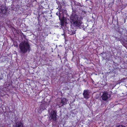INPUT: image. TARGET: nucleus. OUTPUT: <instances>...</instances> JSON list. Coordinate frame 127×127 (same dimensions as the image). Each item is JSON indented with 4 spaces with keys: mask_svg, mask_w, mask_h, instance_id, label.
<instances>
[{
    "mask_svg": "<svg viewBox=\"0 0 127 127\" xmlns=\"http://www.w3.org/2000/svg\"><path fill=\"white\" fill-rule=\"evenodd\" d=\"M57 112L56 111L53 110L49 114V121L51 122H55L57 120Z\"/></svg>",
    "mask_w": 127,
    "mask_h": 127,
    "instance_id": "4",
    "label": "nucleus"
},
{
    "mask_svg": "<svg viewBox=\"0 0 127 127\" xmlns=\"http://www.w3.org/2000/svg\"><path fill=\"white\" fill-rule=\"evenodd\" d=\"M117 127H125V126L122 125H120L118 126Z\"/></svg>",
    "mask_w": 127,
    "mask_h": 127,
    "instance_id": "16",
    "label": "nucleus"
},
{
    "mask_svg": "<svg viewBox=\"0 0 127 127\" xmlns=\"http://www.w3.org/2000/svg\"><path fill=\"white\" fill-rule=\"evenodd\" d=\"M65 30H67L68 32V33L70 35L73 34L75 33V30L73 28H71L70 29L68 27H66V28H65Z\"/></svg>",
    "mask_w": 127,
    "mask_h": 127,
    "instance_id": "8",
    "label": "nucleus"
},
{
    "mask_svg": "<svg viewBox=\"0 0 127 127\" xmlns=\"http://www.w3.org/2000/svg\"><path fill=\"white\" fill-rule=\"evenodd\" d=\"M56 1L58 5L59 10L56 13V14L59 16V19L60 20H61L63 17V13H66V11L64 9H63L61 6V2L58 1L57 0Z\"/></svg>",
    "mask_w": 127,
    "mask_h": 127,
    "instance_id": "3",
    "label": "nucleus"
},
{
    "mask_svg": "<svg viewBox=\"0 0 127 127\" xmlns=\"http://www.w3.org/2000/svg\"><path fill=\"white\" fill-rule=\"evenodd\" d=\"M48 104L47 102H44L40 104V108L41 110H43L47 107Z\"/></svg>",
    "mask_w": 127,
    "mask_h": 127,
    "instance_id": "9",
    "label": "nucleus"
},
{
    "mask_svg": "<svg viewBox=\"0 0 127 127\" xmlns=\"http://www.w3.org/2000/svg\"><path fill=\"white\" fill-rule=\"evenodd\" d=\"M72 13L70 17V22L71 24L74 26L80 28L83 27V23L81 21V17L78 16L76 14L74 11H73V8Z\"/></svg>",
    "mask_w": 127,
    "mask_h": 127,
    "instance_id": "1",
    "label": "nucleus"
},
{
    "mask_svg": "<svg viewBox=\"0 0 127 127\" xmlns=\"http://www.w3.org/2000/svg\"><path fill=\"white\" fill-rule=\"evenodd\" d=\"M65 23L63 21H62L61 23V26L62 28L63 29L65 30V28H66V25Z\"/></svg>",
    "mask_w": 127,
    "mask_h": 127,
    "instance_id": "12",
    "label": "nucleus"
},
{
    "mask_svg": "<svg viewBox=\"0 0 127 127\" xmlns=\"http://www.w3.org/2000/svg\"><path fill=\"white\" fill-rule=\"evenodd\" d=\"M68 100L65 98H61L60 100L58 101L57 102V104L59 107H61L67 103Z\"/></svg>",
    "mask_w": 127,
    "mask_h": 127,
    "instance_id": "5",
    "label": "nucleus"
},
{
    "mask_svg": "<svg viewBox=\"0 0 127 127\" xmlns=\"http://www.w3.org/2000/svg\"><path fill=\"white\" fill-rule=\"evenodd\" d=\"M90 92L88 90H85L83 93L84 98L87 99L89 98L90 97Z\"/></svg>",
    "mask_w": 127,
    "mask_h": 127,
    "instance_id": "7",
    "label": "nucleus"
},
{
    "mask_svg": "<svg viewBox=\"0 0 127 127\" xmlns=\"http://www.w3.org/2000/svg\"><path fill=\"white\" fill-rule=\"evenodd\" d=\"M123 44L125 47H127V41L125 39L123 40Z\"/></svg>",
    "mask_w": 127,
    "mask_h": 127,
    "instance_id": "14",
    "label": "nucleus"
},
{
    "mask_svg": "<svg viewBox=\"0 0 127 127\" xmlns=\"http://www.w3.org/2000/svg\"><path fill=\"white\" fill-rule=\"evenodd\" d=\"M6 11V7L5 6L2 5L0 6V12L4 14Z\"/></svg>",
    "mask_w": 127,
    "mask_h": 127,
    "instance_id": "10",
    "label": "nucleus"
},
{
    "mask_svg": "<svg viewBox=\"0 0 127 127\" xmlns=\"http://www.w3.org/2000/svg\"><path fill=\"white\" fill-rule=\"evenodd\" d=\"M111 95L108 94L107 93H104L101 96L102 99L105 101H106L107 99L110 98Z\"/></svg>",
    "mask_w": 127,
    "mask_h": 127,
    "instance_id": "6",
    "label": "nucleus"
},
{
    "mask_svg": "<svg viewBox=\"0 0 127 127\" xmlns=\"http://www.w3.org/2000/svg\"><path fill=\"white\" fill-rule=\"evenodd\" d=\"M20 53H25L28 52H30L31 48L29 42L25 40L22 42L19 45Z\"/></svg>",
    "mask_w": 127,
    "mask_h": 127,
    "instance_id": "2",
    "label": "nucleus"
},
{
    "mask_svg": "<svg viewBox=\"0 0 127 127\" xmlns=\"http://www.w3.org/2000/svg\"><path fill=\"white\" fill-rule=\"evenodd\" d=\"M86 1H87L88 0H86Z\"/></svg>",
    "mask_w": 127,
    "mask_h": 127,
    "instance_id": "17",
    "label": "nucleus"
},
{
    "mask_svg": "<svg viewBox=\"0 0 127 127\" xmlns=\"http://www.w3.org/2000/svg\"><path fill=\"white\" fill-rule=\"evenodd\" d=\"M71 3L72 4H73V3L74 4V5H78L79 6H82L81 4L78 2H75L74 1H73V2H71Z\"/></svg>",
    "mask_w": 127,
    "mask_h": 127,
    "instance_id": "13",
    "label": "nucleus"
},
{
    "mask_svg": "<svg viewBox=\"0 0 127 127\" xmlns=\"http://www.w3.org/2000/svg\"><path fill=\"white\" fill-rule=\"evenodd\" d=\"M65 2H64V1H63L62 0V2H61V5L62 4V5H65Z\"/></svg>",
    "mask_w": 127,
    "mask_h": 127,
    "instance_id": "15",
    "label": "nucleus"
},
{
    "mask_svg": "<svg viewBox=\"0 0 127 127\" xmlns=\"http://www.w3.org/2000/svg\"><path fill=\"white\" fill-rule=\"evenodd\" d=\"M15 127H24L23 125L21 122H17L16 124Z\"/></svg>",
    "mask_w": 127,
    "mask_h": 127,
    "instance_id": "11",
    "label": "nucleus"
}]
</instances>
